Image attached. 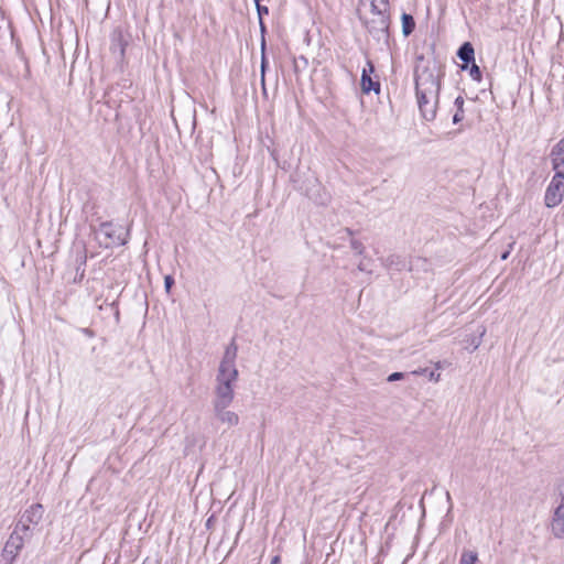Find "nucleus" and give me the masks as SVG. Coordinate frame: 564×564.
Listing matches in <instances>:
<instances>
[{
    "mask_svg": "<svg viewBox=\"0 0 564 564\" xmlns=\"http://www.w3.org/2000/svg\"><path fill=\"white\" fill-rule=\"evenodd\" d=\"M414 82L421 117L426 121H433L438 105L441 73H415Z\"/></svg>",
    "mask_w": 564,
    "mask_h": 564,
    "instance_id": "1",
    "label": "nucleus"
},
{
    "mask_svg": "<svg viewBox=\"0 0 564 564\" xmlns=\"http://www.w3.org/2000/svg\"><path fill=\"white\" fill-rule=\"evenodd\" d=\"M414 70H442L444 67L440 53H436L434 43H424L415 47Z\"/></svg>",
    "mask_w": 564,
    "mask_h": 564,
    "instance_id": "2",
    "label": "nucleus"
},
{
    "mask_svg": "<svg viewBox=\"0 0 564 564\" xmlns=\"http://www.w3.org/2000/svg\"><path fill=\"white\" fill-rule=\"evenodd\" d=\"M130 35H124L122 30L117 28L110 35V52L117 67L122 69L127 66L126 48L129 45Z\"/></svg>",
    "mask_w": 564,
    "mask_h": 564,
    "instance_id": "3",
    "label": "nucleus"
},
{
    "mask_svg": "<svg viewBox=\"0 0 564 564\" xmlns=\"http://www.w3.org/2000/svg\"><path fill=\"white\" fill-rule=\"evenodd\" d=\"M97 234L104 237V240H100V245L105 248L122 246L127 242L122 227L115 226L110 221L101 223Z\"/></svg>",
    "mask_w": 564,
    "mask_h": 564,
    "instance_id": "4",
    "label": "nucleus"
},
{
    "mask_svg": "<svg viewBox=\"0 0 564 564\" xmlns=\"http://www.w3.org/2000/svg\"><path fill=\"white\" fill-rule=\"evenodd\" d=\"M564 198V174L554 173L544 194V204L549 208L558 206Z\"/></svg>",
    "mask_w": 564,
    "mask_h": 564,
    "instance_id": "5",
    "label": "nucleus"
},
{
    "mask_svg": "<svg viewBox=\"0 0 564 564\" xmlns=\"http://www.w3.org/2000/svg\"><path fill=\"white\" fill-rule=\"evenodd\" d=\"M370 34L378 41L387 40L389 36L390 14L388 12L373 13L370 20L365 21Z\"/></svg>",
    "mask_w": 564,
    "mask_h": 564,
    "instance_id": "6",
    "label": "nucleus"
},
{
    "mask_svg": "<svg viewBox=\"0 0 564 564\" xmlns=\"http://www.w3.org/2000/svg\"><path fill=\"white\" fill-rule=\"evenodd\" d=\"M456 56L462 61L460 70H480L475 62V48L470 42H464L458 47Z\"/></svg>",
    "mask_w": 564,
    "mask_h": 564,
    "instance_id": "7",
    "label": "nucleus"
},
{
    "mask_svg": "<svg viewBox=\"0 0 564 564\" xmlns=\"http://www.w3.org/2000/svg\"><path fill=\"white\" fill-rule=\"evenodd\" d=\"M235 398V386L215 383L213 406L230 405Z\"/></svg>",
    "mask_w": 564,
    "mask_h": 564,
    "instance_id": "8",
    "label": "nucleus"
},
{
    "mask_svg": "<svg viewBox=\"0 0 564 564\" xmlns=\"http://www.w3.org/2000/svg\"><path fill=\"white\" fill-rule=\"evenodd\" d=\"M238 376L239 372L236 365L220 362L215 381L216 383L235 386L238 380Z\"/></svg>",
    "mask_w": 564,
    "mask_h": 564,
    "instance_id": "9",
    "label": "nucleus"
},
{
    "mask_svg": "<svg viewBox=\"0 0 564 564\" xmlns=\"http://www.w3.org/2000/svg\"><path fill=\"white\" fill-rule=\"evenodd\" d=\"M24 545V539L22 534H18V531H13L9 536L3 547V555L6 558L13 561Z\"/></svg>",
    "mask_w": 564,
    "mask_h": 564,
    "instance_id": "10",
    "label": "nucleus"
},
{
    "mask_svg": "<svg viewBox=\"0 0 564 564\" xmlns=\"http://www.w3.org/2000/svg\"><path fill=\"white\" fill-rule=\"evenodd\" d=\"M229 405H216L213 406L215 417L221 423L227 425L228 427H232L239 424L240 419L239 415L228 410Z\"/></svg>",
    "mask_w": 564,
    "mask_h": 564,
    "instance_id": "11",
    "label": "nucleus"
},
{
    "mask_svg": "<svg viewBox=\"0 0 564 564\" xmlns=\"http://www.w3.org/2000/svg\"><path fill=\"white\" fill-rule=\"evenodd\" d=\"M550 159L554 173L564 174V137L552 148Z\"/></svg>",
    "mask_w": 564,
    "mask_h": 564,
    "instance_id": "12",
    "label": "nucleus"
},
{
    "mask_svg": "<svg viewBox=\"0 0 564 564\" xmlns=\"http://www.w3.org/2000/svg\"><path fill=\"white\" fill-rule=\"evenodd\" d=\"M380 80L377 73H361L360 88L364 94H380Z\"/></svg>",
    "mask_w": 564,
    "mask_h": 564,
    "instance_id": "13",
    "label": "nucleus"
},
{
    "mask_svg": "<svg viewBox=\"0 0 564 564\" xmlns=\"http://www.w3.org/2000/svg\"><path fill=\"white\" fill-rule=\"evenodd\" d=\"M551 529L554 536L558 539H564V502L561 501L560 505L555 508Z\"/></svg>",
    "mask_w": 564,
    "mask_h": 564,
    "instance_id": "14",
    "label": "nucleus"
},
{
    "mask_svg": "<svg viewBox=\"0 0 564 564\" xmlns=\"http://www.w3.org/2000/svg\"><path fill=\"white\" fill-rule=\"evenodd\" d=\"M43 507L40 503H34L28 508L21 516L22 523L37 524L43 517Z\"/></svg>",
    "mask_w": 564,
    "mask_h": 564,
    "instance_id": "15",
    "label": "nucleus"
},
{
    "mask_svg": "<svg viewBox=\"0 0 564 564\" xmlns=\"http://www.w3.org/2000/svg\"><path fill=\"white\" fill-rule=\"evenodd\" d=\"M361 4H369L371 14L388 12L389 0H360Z\"/></svg>",
    "mask_w": 564,
    "mask_h": 564,
    "instance_id": "16",
    "label": "nucleus"
},
{
    "mask_svg": "<svg viewBox=\"0 0 564 564\" xmlns=\"http://www.w3.org/2000/svg\"><path fill=\"white\" fill-rule=\"evenodd\" d=\"M237 352L238 346L235 341V338H232L231 343L226 347L220 362L236 365Z\"/></svg>",
    "mask_w": 564,
    "mask_h": 564,
    "instance_id": "17",
    "label": "nucleus"
},
{
    "mask_svg": "<svg viewBox=\"0 0 564 564\" xmlns=\"http://www.w3.org/2000/svg\"><path fill=\"white\" fill-rule=\"evenodd\" d=\"M382 263L387 269H394L397 271H401L405 268V261L397 254H390Z\"/></svg>",
    "mask_w": 564,
    "mask_h": 564,
    "instance_id": "18",
    "label": "nucleus"
},
{
    "mask_svg": "<svg viewBox=\"0 0 564 564\" xmlns=\"http://www.w3.org/2000/svg\"><path fill=\"white\" fill-rule=\"evenodd\" d=\"M401 23H402V33L404 36H409L415 29V20L409 13H402Z\"/></svg>",
    "mask_w": 564,
    "mask_h": 564,
    "instance_id": "19",
    "label": "nucleus"
},
{
    "mask_svg": "<svg viewBox=\"0 0 564 564\" xmlns=\"http://www.w3.org/2000/svg\"><path fill=\"white\" fill-rule=\"evenodd\" d=\"M478 554L475 551L464 550L462 552L459 564H477Z\"/></svg>",
    "mask_w": 564,
    "mask_h": 564,
    "instance_id": "20",
    "label": "nucleus"
},
{
    "mask_svg": "<svg viewBox=\"0 0 564 564\" xmlns=\"http://www.w3.org/2000/svg\"><path fill=\"white\" fill-rule=\"evenodd\" d=\"M278 74L279 73H260V82L264 95H267V79L271 80L275 86L278 83Z\"/></svg>",
    "mask_w": 564,
    "mask_h": 564,
    "instance_id": "21",
    "label": "nucleus"
},
{
    "mask_svg": "<svg viewBox=\"0 0 564 564\" xmlns=\"http://www.w3.org/2000/svg\"><path fill=\"white\" fill-rule=\"evenodd\" d=\"M294 70H302L308 66V61L303 55L294 57Z\"/></svg>",
    "mask_w": 564,
    "mask_h": 564,
    "instance_id": "22",
    "label": "nucleus"
},
{
    "mask_svg": "<svg viewBox=\"0 0 564 564\" xmlns=\"http://www.w3.org/2000/svg\"><path fill=\"white\" fill-rule=\"evenodd\" d=\"M350 247L351 249L357 253V254H364L365 252V246L362 245L361 241L357 240V239H354L351 238L350 239Z\"/></svg>",
    "mask_w": 564,
    "mask_h": 564,
    "instance_id": "23",
    "label": "nucleus"
},
{
    "mask_svg": "<svg viewBox=\"0 0 564 564\" xmlns=\"http://www.w3.org/2000/svg\"><path fill=\"white\" fill-rule=\"evenodd\" d=\"M29 530H30V525L28 523H22V520L20 519L18 521V523L15 524V528L13 531H18V534H22L24 538Z\"/></svg>",
    "mask_w": 564,
    "mask_h": 564,
    "instance_id": "24",
    "label": "nucleus"
},
{
    "mask_svg": "<svg viewBox=\"0 0 564 564\" xmlns=\"http://www.w3.org/2000/svg\"><path fill=\"white\" fill-rule=\"evenodd\" d=\"M258 18L261 21L263 19V15L269 14V8L267 6H262L261 3H258V7L256 8Z\"/></svg>",
    "mask_w": 564,
    "mask_h": 564,
    "instance_id": "25",
    "label": "nucleus"
},
{
    "mask_svg": "<svg viewBox=\"0 0 564 564\" xmlns=\"http://www.w3.org/2000/svg\"><path fill=\"white\" fill-rule=\"evenodd\" d=\"M404 378V373L403 372H392L389 377H388V381L389 382H393V381H398V380H401Z\"/></svg>",
    "mask_w": 564,
    "mask_h": 564,
    "instance_id": "26",
    "label": "nucleus"
},
{
    "mask_svg": "<svg viewBox=\"0 0 564 564\" xmlns=\"http://www.w3.org/2000/svg\"><path fill=\"white\" fill-rule=\"evenodd\" d=\"M174 284V279L172 275H166L164 278V288L166 290V292H170L172 285Z\"/></svg>",
    "mask_w": 564,
    "mask_h": 564,
    "instance_id": "27",
    "label": "nucleus"
},
{
    "mask_svg": "<svg viewBox=\"0 0 564 564\" xmlns=\"http://www.w3.org/2000/svg\"><path fill=\"white\" fill-rule=\"evenodd\" d=\"M463 119H464V110H463V109H457V111H456V112H455V115L453 116V122H454V123H458V122H460Z\"/></svg>",
    "mask_w": 564,
    "mask_h": 564,
    "instance_id": "28",
    "label": "nucleus"
},
{
    "mask_svg": "<svg viewBox=\"0 0 564 564\" xmlns=\"http://www.w3.org/2000/svg\"><path fill=\"white\" fill-rule=\"evenodd\" d=\"M357 269L358 271L360 272H367V273H371V270H368L367 268V264L365 263V261H360L357 265Z\"/></svg>",
    "mask_w": 564,
    "mask_h": 564,
    "instance_id": "29",
    "label": "nucleus"
},
{
    "mask_svg": "<svg viewBox=\"0 0 564 564\" xmlns=\"http://www.w3.org/2000/svg\"><path fill=\"white\" fill-rule=\"evenodd\" d=\"M557 489H558V495L561 497V501L564 502V477L562 478Z\"/></svg>",
    "mask_w": 564,
    "mask_h": 564,
    "instance_id": "30",
    "label": "nucleus"
},
{
    "mask_svg": "<svg viewBox=\"0 0 564 564\" xmlns=\"http://www.w3.org/2000/svg\"><path fill=\"white\" fill-rule=\"evenodd\" d=\"M80 332L89 338H93L95 336V332L90 328H82Z\"/></svg>",
    "mask_w": 564,
    "mask_h": 564,
    "instance_id": "31",
    "label": "nucleus"
},
{
    "mask_svg": "<svg viewBox=\"0 0 564 564\" xmlns=\"http://www.w3.org/2000/svg\"><path fill=\"white\" fill-rule=\"evenodd\" d=\"M361 57L366 61V66L368 67V70H375V65L370 59L367 58L364 54H360Z\"/></svg>",
    "mask_w": 564,
    "mask_h": 564,
    "instance_id": "32",
    "label": "nucleus"
},
{
    "mask_svg": "<svg viewBox=\"0 0 564 564\" xmlns=\"http://www.w3.org/2000/svg\"><path fill=\"white\" fill-rule=\"evenodd\" d=\"M440 377H441V375L436 373L435 371H431L429 373V379L432 381H435V382H437L440 380Z\"/></svg>",
    "mask_w": 564,
    "mask_h": 564,
    "instance_id": "33",
    "label": "nucleus"
},
{
    "mask_svg": "<svg viewBox=\"0 0 564 564\" xmlns=\"http://www.w3.org/2000/svg\"><path fill=\"white\" fill-rule=\"evenodd\" d=\"M469 75L475 82H480L482 78V73H469Z\"/></svg>",
    "mask_w": 564,
    "mask_h": 564,
    "instance_id": "34",
    "label": "nucleus"
},
{
    "mask_svg": "<svg viewBox=\"0 0 564 564\" xmlns=\"http://www.w3.org/2000/svg\"><path fill=\"white\" fill-rule=\"evenodd\" d=\"M86 260H87V256H86V252L84 251L78 258H77V261L79 262L80 265H85L86 264Z\"/></svg>",
    "mask_w": 564,
    "mask_h": 564,
    "instance_id": "35",
    "label": "nucleus"
},
{
    "mask_svg": "<svg viewBox=\"0 0 564 564\" xmlns=\"http://www.w3.org/2000/svg\"><path fill=\"white\" fill-rule=\"evenodd\" d=\"M463 105H464V99H463V97L458 96L455 99V106L457 107V109H463Z\"/></svg>",
    "mask_w": 564,
    "mask_h": 564,
    "instance_id": "36",
    "label": "nucleus"
},
{
    "mask_svg": "<svg viewBox=\"0 0 564 564\" xmlns=\"http://www.w3.org/2000/svg\"><path fill=\"white\" fill-rule=\"evenodd\" d=\"M267 68H268V62H267L264 55L262 54L261 69L260 70H265Z\"/></svg>",
    "mask_w": 564,
    "mask_h": 564,
    "instance_id": "37",
    "label": "nucleus"
},
{
    "mask_svg": "<svg viewBox=\"0 0 564 564\" xmlns=\"http://www.w3.org/2000/svg\"><path fill=\"white\" fill-rule=\"evenodd\" d=\"M259 26H260V31H261V34L263 35L267 31V28H265V24L263 22V19L260 21L259 20Z\"/></svg>",
    "mask_w": 564,
    "mask_h": 564,
    "instance_id": "38",
    "label": "nucleus"
},
{
    "mask_svg": "<svg viewBox=\"0 0 564 564\" xmlns=\"http://www.w3.org/2000/svg\"><path fill=\"white\" fill-rule=\"evenodd\" d=\"M270 564H280V556L279 555L273 556Z\"/></svg>",
    "mask_w": 564,
    "mask_h": 564,
    "instance_id": "39",
    "label": "nucleus"
},
{
    "mask_svg": "<svg viewBox=\"0 0 564 564\" xmlns=\"http://www.w3.org/2000/svg\"><path fill=\"white\" fill-rule=\"evenodd\" d=\"M344 231L350 237L354 236V231L350 228H345Z\"/></svg>",
    "mask_w": 564,
    "mask_h": 564,
    "instance_id": "40",
    "label": "nucleus"
},
{
    "mask_svg": "<svg viewBox=\"0 0 564 564\" xmlns=\"http://www.w3.org/2000/svg\"><path fill=\"white\" fill-rule=\"evenodd\" d=\"M510 251H506L501 254V260H507L509 257Z\"/></svg>",
    "mask_w": 564,
    "mask_h": 564,
    "instance_id": "41",
    "label": "nucleus"
},
{
    "mask_svg": "<svg viewBox=\"0 0 564 564\" xmlns=\"http://www.w3.org/2000/svg\"><path fill=\"white\" fill-rule=\"evenodd\" d=\"M415 262H416V263H422V264H425V263H426V261H425L424 259H420V258H417V259L415 260Z\"/></svg>",
    "mask_w": 564,
    "mask_h": 564,
    "instance_id": "42",
    "label": "nucleus"
},
{
    "mask_svg": "<svg viewBox=\"0 0 564 564\" xmlns=\"http://www.w3.org/2000/svg\"><path fill=\"white\" fill-rule=\"evenodd\" d=\"M446 500H447L448 502H451V500H452L451 494H449L448 491L446 492Z\"/></svg>",
    "mask_w": 564,
    "mask_h": 564,
    "instance_id": "43",
    "label": "nucleus"
},
{
    "mask_svg": "<svg viewBox=\"0 0 564 564\" xmlns=\"http://www.w3.org/2000/svg\"><path fill=\"white\" fill-rule=\"evenodd\" d=\"M473 344H474V348L476 349V348H478L480 341L479 340L478 341H474Z\"/></svg>",
    "mask_w": 564,
    "mask_h": 564,
    "instance_id": "44",
    "label": "nucleus"
},
{
    "mask_svg": "<svg viewBox=\"0 0 564 564\" xmlns=\"http://www.w3.org/2000/svg\"><path fill=\"white\" fill-rule=\"evenodd\" d=\"M143 564H151V563H150V558H149V557H147V558L143 561ZM153 564H155V563H153Z\"/></svg>",
    "mask_w": 564,
    "mask_h": 564,
    "instance_id": "45",
    "label": "nucleus"
},
{
    "mask_svg": "<svg viewBox=\"0 0 564 564\" xmlns=\"http://www.w3.org/2000/svg\"><path fill=\"white\" fill-rule=\"evenodd\" d=\"M256 8L258 7V3H261V0H253Z\"/></svg>",
    "mask_w": 564,
    "mask_h": 564,
    "instance_id": "46",
    "label": "nucleus"
},
{
    "mask_svg": "<svg viewBox=\"0 0 564 564\" xmlns=\"http://www.w3.org/2000/svg\"><path fill=\"white\" fill-rule=\"evenodd\" d=\"M414 262H411L410 271H413Z\"/></svg>",
    "mask_w": 564,
    "mask_h": 564,
    "instance_id": "47",
    "label": "nucleus"
},
{
    "mask_svg": "<svg viewBox=\"0 0 564 564\" xmlns=\"http://www.w3.org/2000/svg\"><path fill=\"white\" fill-rule=\"evenodd\" d=\"M261 45H262V50H263L264 48V40H262Z\"/></svg>",
    "mask_w": 564,
    "mask_h": 564,
    "instance_id": "48",
    "label": "nucleus"
}]
</instances>
